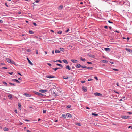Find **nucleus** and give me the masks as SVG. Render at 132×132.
<instances>
[{
	"label": "nucleus",
	"instance_id": "13",
	"mask_svg": "<svg viewBox=\"0 0 132 132\" xmlns=\"http://www.w3.org/2000/svg\"><path fill=\"white\" fill-rule=\"evenodd\" d=\"M125 49L127 51H128L129 52H132V50L128 49L127 48H126Z\"/></svg>",
	"mask_w": 132,
	"mask_h": 132
},
{
	"label": "nucleus",
	"instance_id": "14",
	"mask_svg": "<svg viewBox=\"0 0 132 132\" xmlns=\"http://www.w3.org/2000/svg\"><path fill=\"white\" fill-rule=\"evenodd\" d=\"M6 60L9 63H10L11 62V60L10 59H9V58H6Z\"/></svg>",
	"mask_w": 132,
	"mask_h": 132
},
{
	"label": "nucleus",
	"instance_id": "45",
	"mask_svg": "<svg viewBox=\"0 0 132 132\" xmlns=\"http://www.w3.org/2000/svg\"><path fill=\"white\" fill-rule=\"evenodd\" d=\"M46 110H44L43 111V113H46Z\"/></svg>",
	"mask_w": 132,
	"mask_h": 132
},
{
	"label": "nucleus",
	"instance_id": "48",
	"mask_svg": "<svg viewBox=\"0 0 132 132\" xmlns=\"http://www.w3.org/2000/svg\"><path fill=\"white\" fill-rule=\"evenodd\" d=\"M94 78L96 80H98L97 77H95Z\"/></svg>",
	"mask_w": 132,
	"mask_h": 132
},
{
	"label": "nucleus",
	"instance_id": "46",
	"mask_svg": "<svg viewBox=\"0 0 132 132\" xmlns=\"http://www.w3.org/2000/svg\"><path fill=\"white\" fill-rule=\"evenodd\" d=\"M113 69V70H114L115 71H118V70L117 69Z\"/></svg>",
	"mask_w": 132,
	"mask_h": 132
},
{
	"label": "nucleus",
	"instance_id": "8",
	"mask_svg": "<svg viewBox=\"0 0 132 132\" xmlns=\"http://www.w3.org/2000/svg\"><path fill=\"white\" fill-rule=\"evenodd\" d=\"M71 61L74 63H77L78 62V60L74 59H71Z\"/></svg>",
	"mask_w": 132,
	"mask_h": 132
},
{
	"label": "nucleus",
	"instance_id": "38",
	"mask_svg": "<svg viewBox=\"0 0 132 132\" xmlns=\"http://www.w3.org/2000/svg\"><path fill=\"white\" fill-rule=\"evenodd\" d=\"M52 69L53 70H54L55 71H56L57 69V68H53Z\"/></svg>",
	"mask_w": 132,
	"mask_h": 132
},
{
	"label": "nucleus",
	"instance_id": "6",
	"mask_svg": "<svg viewBox=\"0 0 132 132\" xmlns=\"http://www.w3.org/2000/svg\"><path fill=\"white\" fill-rule=\"evenodd\" d=\"M39 91L41 93H43L47 92V90H46L41 89L39 90Z\"/></svg>",
	"mask_w": 132,
	"mask_h": 132
},
{
	"label": "nucleus",
	"instance_id": "12",
	"mask_svg": "<svg viewBox=\"0 0 132 132\" xmlns=\"http://www.w3.org/2000/svg\"><path fill=\"white\" fill-rule=\"evenodd\" d=\"M66 116H67L68 117H72V116L69 113H67L66 114Z\"/></svg>",
	"mask_w": 132,
	"mask_h": 132
},
{
	"label": "nucleus",
	"instance_id": "61",
	"mask_svg": "<svg viewBox=\"0 0 132 132\" xmlns=\"http://www.w3.org/2000/svg\"><path fill=\"white\" fill-rule=\"evenodd\" d=\"M24 120L26 121H27V122H29L30 121L29 120H27V119H25Z\"/></svg>",
	"mask_w": 132,
	"mask_h": 132
},
{
	"label": "nucleus",
	"instance_id": "23",
	"mask_svg": "<svg viewBox=\"0 0 132 132\" xmlns=\"http://www.w3.org/2000/svg\"><path fill=\"white\" fill-rule=\"evenodd\" d=\"M56 65H57L59 66L62 68H63V65L60 64H57Z\"/></svg>",
	"mask_w": 132,
	"mask_h": 132
},
{
	"label": "nucleus",
	"instance_id": "31",
	"mask_svg": "<svg viewBox=\"0 0 132 132\" xmlns=\"http://www.w3.org/2000/svg\"><path fill=\"white\" fill-rule=\"evenodd\" d=\"M45 95H43V94L40 93L39 96L40 97H43Z\"/></svg>",
	"mask_w": 132,
	"mask_h": 132
},
{
	"label": "nucleus",
	"instance_id": "52",
	"mask_svg": "<svg viewBox=\"0 0 132 132\" xmlns=\"http://www.w3.org/2000/svg\"><path fill=\"white\" fill-rule=\"evenodd\" d=\"M47 64L48 65H49L50 66H51L52 65L50 63H47Z\"/></svg>",
	"mask_w": 132,
	"mask_h": 132
},
{
	"label": "nucleus",
	"instance_id": "53",
	"mask_svg": "<svg viewBox=\"0 0 132 132\" xmlns=\"http://www.w3.org/2000/svg\"><path fill=\"white\" fill-rule=\"evenodd\" d=\"M93 80V79H88V81H92Z\"/></svg>",
	"mask_w": 132,
	"mask_h": 132
},
{
	"label": "nucleus",
	"instance_id": "36",
	"mask_svg": "<svg viewBox=\"0 0 132 132\" xmlns=\"http://www.w3.org/2000/svg\"><path fill=\"white\" fill-rule=\"evenodd\" d=\"M18 107L19 108H21V104H19L18 105Z\"/></svg>",
	"mask_w": 132,
	"mask_h": 132
},
{
	"label": "nucleus",
	"instance_id": "2",
	"mask_svg": "<svg viewBox=\"0 0 132 132\" xmlns=\"http://www.w3.org/2000/svg\"><path fill=\"white\" fill-rule=\"evenodd\" d=\"M130 117L129 116H121V118L124 119H127L128 118Z\"/></svg>",
	"mask_w": 132,
	"mask_h": 132
},
{
	"label": "nucleus",
	"instance_id": "28",
	"mask_svg": "<svg viewBox=\"0 0 132 132\" xmlns=\"http://www.w3.org/2000/svg\"><path fill=\"white\" fill-rule=\"evenodd\" d=\"M80 59L83 62H85L86 61L85 59L82 58L81 57L80 58Z\"/></svg>",
	"mask_w": 132,
	"mask_h": 132
},
{
	"label": "nucleus",
	"instance_id": "54",
	"mask_svg": "<svg viewBox=\"0 0 132 132\" xmlns=\"http://www.w3.org/2000/svg\"><path fill=\"white\" fill-rule=\"evenodd\" d=\"M108 22L109 23H113L112 22H111L110 20H108Z\"/></svg>",
	"mask_w": 132,
	"mask_h": 132
},
{
	"label": "nucleus",
	"instance_id": "29",
	"mask_svg": "<svg viewBox=\"0 0 132 132\" xmlns=\"http://www.w3.org/2000/svg\"><path fill=\"white\" fill-rule=\"evenodd\" d=\"M104 50L106 51H108L110 50V48H105Z\"/></svg>",
	"mask_w": 132,
	"mask_h": 132
},
{
	"label": "nucleus",
	"instance_id": "59",
	"mask_svg": "<svg viewBox=\"0 0 132 132\" xmlns=\"http://www.w3.org/2000/svg\"><path fill=\"white\" fill-rule=\"evenodd\" d=\"M129 37H127V38L126 39L127 40V41H128L129 40Z\"/></svg>",
	"mask_w": 132,
	"mask_h": 132
},
{
	"label": "nucleus",
	"instance_id": "20",
	"mask_svg": "<svg viewBox=\"0 0 132 132\" xmlns=\"http://www.w3.org/2000/svg\"><path fill=\"white\" fill-rule=\"evenodd\" d=\"M8 129L6 127H5L4 128V130L5 131H8Z\"/></svg>",
	"mask_w": 132,
	"mask_h": 132
},
{
	"label": "nucleus",
	"instance_id": "27",
	"mask_svg": "<svg viewBox=\"0 0 132 132\" xmlns=\"http://www.w3.org/2000/svg\"><path fill=\"white\" fill-rule=\"evenodd\" d=\"M81 65L80 64H78L76 66V67L78 68H80L81 67Z\"/></svg>",
	"mask_w": 132,
	"mask_h": 132
},
{
	"label": "nucleus",
	"instance_id": "1",
	"mask_svg": "<svg viewBox=\"0 0 132 132\" xmlns=\"http://www.w3.org/2000/svg\"><path fill=\"white\" fill-rule=\"evenodd\" d=\"M56 89H54L52 93L54 96H57V93H56Z\"/></svg>",
	"mask_w": 132,
	"mask_h": 132
},
{
	"label": "nucleus",
	"instance_id": "19",
	"mask_svg": "<svg viewBox=\"0 0 132 132\" xmlns=\"http://www.w3.org/2000/svg\"><path fill=\"white\" fill-rule=\"evenodd\" d=\"M60 51L59 50H56L55 51V53H60Z\"/></svg>",
	"mask_w": 132,
	"mask_h": 132
},
{
	"label": "nucleus",
	"instance_id": "37",
	"mask_svg": "<svg viewBox=\"0 0 132 132\" xmlns=\"http://www.w3.org/2000/svg\"><path fill=\"white\" fill-rule=\"evenodd\" d=\"M92 115H94V116H98V114H95L94 113H92L91 114Z\"/></svg>",
	"mask_w": 132,
	"mask_h": 132
},
{
	"label": "nucleus",
	"instance_id": "34",
	"mask_svg": "<svg viewBox=\"0 0 132 132\" xmlns=\"http://www.w3.org/2000/svg\"><path fill=\"white\" fill-rule=\"evenodd\" d=\"M66 116V114L65 115V114H63L62 115V117H64V118H66V117H65Z\"/></svg>",
	"mask_w": 132,
	"mask_h": 132
},
{
	"label": "nucleus",
	"instance_id": "51",
	"mask_svg": "<svg viewBox=\"0 0 132 132\" xmlns=\"http://www.w3.org/2000/svg\"><path fill=\"white\" fill-rule=\"evenodd\" d=\"M5 65V63H1V65Z\"/></svg>",
	"mask_w": 132,
	"mask_h": 132
},
{
	"label": "nucleus",
	"instance_id": "49",
	"mask_svg": "<svg viewBox=\"0 0 132 132\" xmlns=\"http://www.w3.org/2000/svg\"><path fill=\"white\" fill-rule=\"evenodd\" d=\"M14 112H15L16 113H18L17 110L16 109H15V110Z\"/></svg>",
	"mask_w": 132,
	"mask_h": 132
},
{
	"label": "nucleus",
	"instance_id": "39",
	"mask_svg": "<svg viewBox=\"0 0 132 132\" xmlns=\"http://www.w3.org/2000/svg\"><path fill=\"white\" fill-rule=\"evenodd\" d=\"M7 73L9 74H10L11 75H12V74L13 73V72H7Z\"/></svg>",
	"mask_w": 132,
	"mask_h": 132
},
{
	"label": "nucleus",
	"instance_id": "25",
	"mask_svg": "<svg viewBox=\"0 0 132 132\" xmlns=\"http://www.w3.org/2000/svg\"><path fill=\"white\" fill-rule=\"evenodd\" d=\"M10 63L13 64H14L15 65H16V64L15 63V62L13 61H11V62Z\"/></svg>",
	"mask_w": 132,
	"mask_h": 132
},
{
	"label": "nucleus",
	"instance_id": "42",
	"mask_svg": "<svg viewBox=\"0 0 132 132\" xmlns=\"http://www.w3.org/2000/svg\"><path fill=\"white\" fill-rule=\"evenodd\" d=\"M71 107V106L70 105H68L67 106V108H70Z\"/></svg>",
	"mask_w": 132,
	"mask_h": 132
},
{
	"label": "nucleus",
	"instance_id": "40",
	"mask_svg": "<svg viewBox=\"0 0 132 132\" xmlns=\"http://www.w3.org/2000/svg\"><path fill=\"white\" fill-rule=\"evenodd\" d=\"M26 51L28 52H29L31 50L29 49H26Z\"/></svg>",
	"mask_w": 132,
	"mask_h": 132
},
{
	"label": "nucleus",
	"instance_id": "30",
	"mask_svg": "<svg viewBox=\"0 0 132 132\" xmlns=\"http://www.w3.org/2000/svg\"><path fill=\"white\" fill-rule=\"evenodd\" d=\"M54 61L55 62H60V63H62V61L61 60H56V61Z\"/></svg>",
	"mask_w": 132,
	"mask_h": 132
},
{
	"label": "nucleus",
	"instance_id": "15",
	"mask_svg": "<svg viewBox=\"0 0 132 132\" xmlns=\"http://www.w3.org/2000/svg\"><path fill=\"white\" fill-rule=\"evenodd\" d=\"M23 95L27 97H28L30 96V95L29 94L27 93H24L23 94Z\"/></svg>",
	"mask_w": 132,
	"mask_h": 132
},
{
	"label": "nucleus",
	"instance_id": "57",
	"mask_svg": "<svg viewBox=\"0 0 132 132\" xmlns=\"http://www.w3.org/2000/svg\"><path fill=\"white\" fill-rule=\"evenodd\" d=\"M35 2H36L37 3H38L39 2V0H36L35 1Z\"/></svg>",
	"mask_w": 132,
	"mask_h": 132
},
{
	"label": "nucleus",
	"instance_id": "58",
	"mask_svg": "<svg viewBox=\"0 0 132 132\" xmlns=\"http://www.w3.org/2000/svg\"><path fill=\"white\" fill-rule=\"evenodd\" d=\"M62 32L61 31H58V32H57V33H62Z\"/></svg>",
	"mask_w": 132,
	"mask_h": 132
},
{
	"label": "nucleus",
	"instance_id": "44",
	"mask_svg": "<svg viewBox=\"0 0 132 132\" xmlns=\"http://www.w3.org/2000/svg\"><path fill=\"white\" fill-rule=\"evenodd\" d=\"M116 85L118 86H119V84L118 82H117L116 83Z\"/></svg>",
	"mask_w": 132,
	"mask_h": 132
},
{
	"label": "nucleus",
	"instance_id": "55",
	"mask_svg": "<svg viewBox=\"0 0 132 132\" xmlns=\"http://www.w3.org/2000/svg\"><path fill=\"white\" fill-rule=\"evenodd\" d=\"M33 24L35 26H36L37 25V24H36V23H35V22H34V23H33Z\"/></svg>",
	"mask_w": 132,
	"mask_h": 132
},
{
	"label": "nucleus",
	"instance_id": "24",
	"mask_svg": "<svg viewBox=\"0 0 132 132\" xmlns=\"http://www.w3.org/2000/svg\"><path fill=\"white\" fill-rule=\"evenodd\" d=\"M60 51L64 52V48H60Z\"/></svg>",
	"mask_w": 132,
	"mask_h": 132
},
{
	"label": "nucleus",
	"instance_id": "33",
	"mask_svg": "<svg viewBox=\"0 0 132 132\" xmlns=\"http://www.w3.org/2000/svg\"><path fill=\"white\" fill-rule=\"evenodd\" d=\"M76 125L79 126H81V124L80 123H75Z\"/></svg>",
	"mask_w": 132,
	"mask_h": 132
},
{
	"label": "nucleus",
	"instance_id": "3",
	"mask_svg": "<svg viewBox=\"0 0 132 132\" xmlns=\"http://www.w3.org/2000/svg\"><path fill=\"white\" fill-rule=\"evenodd\" d=\"M13 95L11 94H9L8 95V97L10 99L12 100L13 98Z\"/></svg>",
	"mask_w": 132,
	"mask_h": 132
},
{
	"label": "nucleus",
	"instance_id": "22",
	"mask_svg": "<svg viewBox=\"0 0 132 132\" xmlns=\"http://www.w3.org/2000/svg\"><path fill=\"white\" fill-rule=\"evenodd\" d=\"M89 56L91 57L92 58H94L95 57V56L93 55H92V54H89Z\"/></svg>",
	"mask_w": 132,
	"mask_h": 132
},
{
	"label": "nucleus",
	"instance_id": "17",
	"mask_svg": "<svg viewBox=\"0 0 132 132\" xmlns=\"http://www.w3.org/2000/svg\"><path fill=\"white\" fill-rule=\"evenodd\" d=\"M66 68L69 70L71 69V68H70V67L69 65H67L66 67Z\"/></svg>",
	"mask_w": 132,
	"mask_h": 132
},
{
	"label": "nucleus",
	"instance_id": "43",
	"mask_svg": "<svg viewBox=\"0 0 132 132\" xmlns=\"http://www.w3.org/2000/svg\"><path fill=\"white\" fill-rule=\"evenodd\" d=\"M87 63L88 64H92V63L91 62H87Z\"/></svg>",
	"mask_w": 132,
	"mask_h": 132
},
{
	"label": "nucleus",
	"instance_id": "21",
	"mask_svg": "<svg viewBox=\"0 0 132 132\" xmlns=\"http://www.w3.org/2000/svg\"><path fill=\"white\" fill-rule=\"evenodd\" d=\"M3 84L5 86H8V85L7 83L5 81H3Z\"/></svg>",
	"mask_w": 132,
	"mask_h": 132
},
{
	"label": "nucleus",
	"instance_id": "4",
	"mask_svg": "<svg viewBox=\"0 0 132 132\" xmlns=\"http://www.w3.org/2000/svg\"><path fill=\"white\" fill-rule=\"evenodd\" d=\"M94 95L95 96H98L100 97L102 96V95L101 94L97 92L94 93Z\"/></svg>",
	"mask_w": 132,
	"mask_h": 132
},
{
	"label": "nucleus",
	"instance_id": "63",
	"mask_svg": "<svg viewBox=\"0 0 132 132\" xmlns=\"http://www.w3.org/2000/svg\"><path fill=\"white\" fill-rule=\"evenodd\" d=\"M3 21L0 20V22L1 23H3Z\"/></svg>",
	"mask_w": 132,
	"mask_h": 132
},
{
	"label": "nucleus",
	"instance_id": "16",
	"mask_svg": "<svg viewBox=\"0 0 132 132\" xmlns=\"http://www.w3.org/2000/svg\"><path fill=\"white\" fill-rule=\"evenodd\" d=\"M63 62L65 63V64H67L68 63V62H67V60L65 59H64L62 60Z\"/></svg>",
	"mask_w": 132,
	"mask_h": 132
},
{
	"label": "nucleus",
	"instance_id": "32",
	"mask_svg": "<svg viewBox=\"0 0 132 132\" xmlns=\"http://www.w3.org/2000/svg\"><path fill=\"white\" fill-rule=\"evenodd\" d=\"M63 79H68V77H65V76H63Z\"/></svg>",
	"mask_w": 132,
	"mask_h": 132
},
{
	"label": "nucleus",
	"instance_id": "9",
	"mask_svg": "<svg viewBox=\"0 0 132 132\" xmlns=\"http://www.w3.org/2000/svg\"><path fill=\"white\" fill-rule=\"evenodd\" d=\"M12 81H13L16 82L17 83H20V82L17 79H12Z\"/></svg>",
	"mask_w": 132,
	"mask_h": 132
},
{
	"label": "nucleus",
	"instance_id": "35",
	"mask_svg": "<svg viewBox=\"0 0 132 132\" xmlns=\"http://www.w3.org/2000/svg\"><path fill=\"white\" fill-rule=\"evenodd\" d=\"M9 84H10L11 85H12V86H15V84H14V83H12L11 82H10L9 83Z\"/></svg>",
	"mask_w": 132,
	"mask_h": 132
},
{
	"label": "nucleus",
	"instance_id": "5",
	"mask_svg": "<svg viewBox=\"0 0 132 132\" xmlns=\"http://www.w3.org/2000/svg\"><path fill=\"white\" fill-rule=\"evenodd\" d=\"M46 77L47 78H55V77L54 76H52V75H47L46 76Z\"/></svg>",
	"mask_w": 132,
	"mask_h": 132
},
{
	"label": "nucleus",
	"instance_id": "7",
	"mask_svg": "<svg viewBox=\"0 0 132 132\" xmlns=\"http://www.w3.org/2000/svg\"><path fill=\"white\" fill-rule=\"evenodd\" d=\"M82 89L85 92H86L87 91V88L85 86H83L82 87Z\"/></svg>",
	"mask_w": 132,
	"mask_h": 132
},
{
	"label": "nucleus",
	"instance_id": "26",
	"mask_svg": "<svg viewBox=\"0 0 132 132\" xmlns=\"http://www.w3.org/2000/svg\"><path fill=\"white\" fill-rule=\"evenodd\" d=\"M102 62L103 63H108V61L106 60H102Z\"/></svg>",
	"mask_w": 132,
	"mask_h": 132
},
{
	"label": "nucleus",
	"instance_id": "10",
	"mask_svg": "<svg viewBox=\"0 0 132 132\" xmlns=\"http://www.w3.org/2000/svg\"><path fill=\"white\" fill-rule=\"evenodd\" d=\"M33 93H34L35 94L39 96L40 93L37 92L35 91H33Z\"/></svg>",
	"mask_w": 132,
	"mask_h": 132
},
{
	"label": "nucleus",
	"instance_id": "64",
	"mask_svg": "<svg viewBox=\"0 0 132 132\" xmlns=\"http://www.w3.org/2000/svg\"><path fill=\"white\" fill-rule=\"evenodd\" d=\"M104 28H108V26H104Z\"/></svg>",
	"mask_w": 132,
	"mask_h": 132
},
{
	"label": "nucleus",
	"instance_id": "18",
	"mask_svg": "<svg viewBox=\"0 0 132 132\" xmlns=\"http://www.w3.org/2000/svg\"><path fill=\"white\" fill-rule=\"evenodd\" d=\"M63 7V6L62 5H60L59 7V9L60 10H61Z\"/></svg>",
	"mask_w": 132,
	"mask_h": 132
},
{
	"label": "nucleus",
	"instance_id": "50",
	"mask_svg": "<svg viewBox=\"0 0 132 132\" xmlns=\"http://www.w3.org/2000/svg\"><path fill=\"white\" fill-rule=\"evenodd\" d=\"M92 68H93V67H88L87 68V69H92Z\"/></svg>",
	"mask_w": 132,
	"mask_h": 132
},
{
	"label": "nucleus",
	"instance_id": "60",
	"mask_svg": "<svg viewBox=\"0 0 132 132\" xmlns=\"http://www.w3.org/2000/svg\"><path fill=\"white\" fill-rule=\"evenodd\" d=\"M2 69H7V68L6 67H3L2 68Z\"/></svg>",
	"mask_w": 132,
	"mask_h": 132
},
{
	"label": "nucleus",
	"instance_id": "11",
	"mask_svg": "<svg viewBox=\"0 0 132 132\" xmlns=\"http://www.w3.org/2000/svg\"><path fill=\"white\" fill-rule=\"evenodd\" d=\"M27 59L29 63L31 65H33V64L31 62V61L29 60V59L28 58H27Z\"/></svg>",
	"mask_w": 132,
	"mask_h": 132
},
{
	"label": "nucleus",
	"instance_id": "41",
	"mask_svg": "<svg viewBox=\"0 0 132 132\" xmlns=\"http://www.w3.org/2000/svg\"><path fill=\"white\" fill-rule=\"evenodd\" d=\"M69 31V29L68 28H67V30H66L65 31V32H68Z\"/></svg>",
	"mask_w": 132,
	"mask_h": 132
},
{
	"label": "nucleus",
	"instance_id": "62",
	"mask_svg": "<svg viewBox=\"0 0 132 132\" xmlns=\"http://www.w3.org/2000/svg\"><path fill=\"white\" fill-rule=\"evenodd\" d=\"M50 32H54V31L52 30H50Z\"/></svg>",
	"mask_w": 132,
	"mask_h": 132
},
{
	"label": "nucleus",
	"instance_id": "56",
	"mask_svg": "<svg viewBox=\"0 0 132 132\" xmlns=\"http://www.w3.org/2000/svg\"><path fill=\"white\" fill-rule=\"evenodd\" d=\"M29 33H33V32L32 31H29Z\"/></svg>",
	"mask_w": 132,
	"mask_h": 132
},
{
	"label": "nucleus",
	"instance_id": "47",
	"mask_svg": "<svg viewBox=\"0 0 132 132\" xmlns=\"http://www.w3.org/2000/svg\"><path fill=\"white\" fill-rule=\"evenodd\" d=\"M36 53L37 54H38V51L37 50H36Z\"/></svg>",
	"mask_w": 132,
	"mask_h": 132
}]
</instances>
